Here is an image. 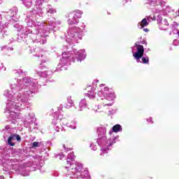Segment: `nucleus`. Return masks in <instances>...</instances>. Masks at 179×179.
Returning <instances> with one entry per match:
<instances>
[{
    "label": "nucleus",
    "mask_w": 179,
    "mask_h": 179,
    "mask_svg": "<svg viewBox=\"0 0 179 179\" xmlns=\"http://www.w3.org/2000/svg\"><path fill=\"white\" fill-rule=\"evenodd\" d=\"M41 85L36 79L30 77H24L22 79L15 78L10 84V90L3 92L8 101L6 104L5 114L12 124H17V120L20 115L17 111L29 108L31 103L29 101V96H34L37 93V90Z\"/></svg>",
    "instance_id": "nucleus-1"
},
{
    "label": "nucleus",
    "mask_w": 179,
    "mask_h": 179,
    "mask_svg": "<svg viewBox=\"0 0 179 179\" xmlns=\"http://www.w3.org/2000/svg\"><path fill=\"white\" fill-rule=\"evenodd\" d=\"M25 23L28 27H32V29L28 27H20L18 29V37L21 40H24L29 37L33 43H40L41 44H45L47 40V34H44V29H45V22L36 21V13L27 15L25 18Z\"/></svg>",
    "instance_id": "nucleus-2"
},
{
    "label": "nucleus",
    "mask_w": 179,
    "mask_h": 179,
    "mask_svg": "<svg viewBox=\"0 0 179 179\" xmlns=\"http://www.w3.org/2000/svg\"><path fill=\"white\" fill-rule=\"evenodd\" d=\"M0 155H1L2 159L0 161V164L2 166L3 171L6 173H13V171L22 176V177H27L30 176V169H29V164H20L16 159L9 157H15L16 150L9 146L0 147Z\"/></svg>",
    "instance_id": "nucleus-3"
},
{
    "label": "nucleus",
    "mask_w": 179,
    "mask_h": 179,
    "mask_svg": "<svg viewBox=\"0 0 179 179\" xmlns=\"http://www.w3.org/2000/svg\"><path fill=\"white\" fill-rule=\"evenodd\" d=\"M64 177L69 179H90L87 168L83 164L75 162V155L70 152L67 157V166L64 169Z\"/></svg>",
    "instance_id": "nucleus-4"
},
{
    "label": "nucleus",
    "mask_w": 179,
    "mask_h": 179,
    "mask_svg": "<svg viewBox=\"0 0 179 179\" xmlns=\"http://www.w3.org/2000/svg\"><path fill=\"white\" fill-rule=\"evenodd\" d=\"M96 134L98 135V138L96 142L101 148V155H105V153H108V150H111L113 148V145L117 142L118 136H112L109 138H107L106 134H107V128L103 125H100L96 128Z\"/></svg>",
    "instance_id": "nucleus-5"
},
{
    "label": "nucleus",
    "mask_w": 179,
    "mask_h": 179,
    "mask_svg": "<svg viewBox=\"0 0 179 179\" xmlns=\"http://www.w3.org/2000/svg\"><path fill=\"white\" fill-rule=\"evenodd\" d=\"M86 51L85 50H80L77 51L76 49H73L71 51L64 52L62 53V59L58 64V68L60 71L66 70L67 65H71L69 61L71 62H82L86 59Z\"/></svg>",
    "instance_id": "nucleus-6"
},
{
    "label": "nucleus",
    "mask_w": 179,
    "mask_h": 179,
    "mask_svg": "<svg viewBox=\"0 0 179 179\" xmlns=\"http://www.w3.org/2000/svg\"><path fill=\"white\" fill-rule=\"evenodd\" d=\"M83 30L78 27L69 28L65 33L66 41L70 45L78 43V40H82V33Z\"/></svg>",
    "instance_id": "nucleus-7"
},
{
    "label": "nucleus",
    "mask_w": 179,
    "mask_h": 179,
    "mask_svg": "<svg viewBox=\"0 0 179 179\" xmlns=\"http://www.w3.org/2000/svg\"><path fill=\"white\" fill-rule=\"evenodd\" d=\"M45 1L49 0H36L35 8L32 10V13H36V15H38V16L43 17V16H44V11L43 9H44V3ZM22 3L26 8H29L33 5V0H23Z\"/></svg>",
    "instance_id": "nucleus-8"
},
{
    "label": "nucleus",
    "mask_w": 179,
    "mask_h": 179,
    "mask_svg": "<svg viewBox=\"0 0 179 179\" xmlns=\"http://www.w3.org/2000/svg\"><path fill=\"white\" fill-rule=\"evenodd\" d=\"M83 15V11L80 10H75L73 12L69 13L65 15V17H66L67 23L69 26H72L73 24H78L79 23V19L82 17Z\"/></svg>",
    "instance_id": "nucleus-9"
},
{
    "label": "nucleus",
    "mask_w": 179,
    "mask_h": 179,
    "mask_svg": "<svg viewBox=\"0 0 179 179\" xmlns=\"http://www.w3.org/2000/svg\"><path fill=\"white\" fill-rule=\"evenodd\" d=\"M28 50H29V52L33 54V52H35L34 54V57H37L38 59L41 60V62L40 64L41 66H43L44 64L47 62V60L45 59V57H47V52L43 50L40 48H34V47L29 46Z\"/></svg>",
    "instance_id": "nucleus-10"
},
{
    "label": "nucleus",
    "mask_w": 179,
    "mask_h": 179,
    "mask_svg": "<svg viewBox=\"0 0 179 179\" xmlns=\"http://www.w3.org/2000/svg\"><path fill=\"white\" fill-rule=\"evenodd\" d=\"M54 117L52 122L53 128L56 132H61L64 129L63 126L66 125V118L64 117L62 115H59L58 117L55 115Z\"/></svg>",
    "instance_id": "nucleus-11"
},
{
    "label": "nucleus",
    "mask_w": 179,
    "mask_h": 179,
    "mask_svg": "<svg viewBox=\"0 0 179 179\" xmlns=\"http://www.w3.org/2000/svg\"><path fill=\"white\" fill-rule=\"evenodd\" d=\"M131 51L133 57L136 59L137 62H139V60L142 57H143V54L145 52V48L142 45H139V43L137 42L131 48Z\"/></svg>",
    "instance_id": "nucleus-12"
},
{
    "label": "nucleus",
    "mask_w": 179,
    "mask_h": 179,
    "mask_svg": "<svg viewBox=\"0 0 179 179\" xmlns=\"http://www.w3.org/2000/svg\"><path fill=\"white\" fill-rule=\"evenodd\" d=\"M61 20H57L55 18L52 17V20H50L48 22V26L45 24V29H43V33L44 34H47V33H50V30H55V27L57 26H61Z\"/></svg>",
    "instance_id": "nucleus-13"
},
{
    "label": "nucleus",
    "mask_w": 179,
    "mask_h": 179,
    "mask_svg": "<svg viewBox=\"0 0 179 179\" xmlns=\"http://www.w3.org/2000/svg\"><path fill=\"white\" fill-rule=\"evenodd\" d=\"M117 97V96L115 95V92H110V90L108 91L106 96L105 97L106 100H108V101H111L109 103H106V104H103L101 106H98V110H103V108H104V107H111V106H113V104H114V100H115V98Z\"/></svg>",
    "instance_id": "nucleus-14"
},
{
    "label": "nucleus",
    "mask_w": 179,
    "mask_h": 179,
    "mask_svg": "<svg viewBox=\"0 0 179 179\" xmlns=\"http://www.w3.org/2000/svg\"><path fill=\"white\" fill-rule=\"evenodd\" d=\"M155 2H156L157 7L152 9V13H161L163 15V10H162V6H164L166 5V2L162 0H152L151 5H155Z\"/></svg>",
    "instance_id": "nucleus-15"
},
{
    "label": "nucleus",
    "mask_w": 179,
    "mask_h": 179,
    "mask_svg": "<svg viewBox=\"0 0 179 179\" xmlns=\"http://www.w3.org/2000/svg\"><path fill=\"white\" fill-rule=\"evenodd\" d=\"M106 85L101 84L99 87L98 88L97 96L99 97L101 100L106 99L110 88L108 87H104Z\"/></svg>",
    "instance_id": "nucleus-16"
},
{
    "label": "nucleus",
    "mask_w": 179,
    "mask_h": 179,
    "mask_svg": "<svg viewBox=\"0 0 179 179\" xmlns=\"http://www.w3.org/2000/svg\"><path fill=\"white\" fill-rule=\"evenodd\" d=\"M21 138L20 136L17 134H13L8 138V145L10 146H15V143H16V141H20Z\"/></svg>",
    "instance_id": "nucleus-17"
},
{
    "label": "nucleus",
    "mask_w": 179,
    "mask_h": 179,
    "mask_svg": "<svg viewBox=\"0 0 179 179\" xmlns=\"http://www.w3.org/2000/svg\"><path fill=\"white\" fill-rule=\"evenodd\" d=\"M149 22H150V16H147L138 23L137 27L141 29H145V27L149 26Z\"/></svg>",
    "instance_id": "nucleus-18"
},
{
    "label": "nucleus",
    "mask_w": 179,
    "mask_h": 179,
    "mask_svg": "<svg viewBox=\"0 0 179 179\" xmlns=\"http://www.w3.org/2000/svg\"><path fill=\"white\" fill-rule=\"evenodd\" d=\"M162 20H163V19L162 18V15H159L157 16V22L159 24V29L161 30H166V27H164V26H169V21L167 20V19H164L163 21V23H162ZM164 24V26H163Z\"/></svg>",
    "instance_id": "nucleus-19"
},
{
    "label": "nucleus",
    "mask_w": 179,
    "mask_h": 179,
    "mask_svg": "<svg viewBox=\"0 0 179 179\" xmlns=\"http://www.w3.org/2000/svg\"><path fill=\"white\" fill-rule=\"evenodd\" d=\"M66 101L68 103H65L64 105V108H67L68 110H69V108H72V107H75V102L73 101V100H72L71 96H67Z\"/></svg>",
    "instance_id": "nucleus-20"
},
{
    "label": "nucleus",
    "mask_w": 179,
    "mask_h": 179,
    "mask_svg": "<svg viewBox=\"0 0 179 179\" xmlns=\"http://www.w3.org/2000/svg\"><path fill=\"white\" fill-rule=\"evenodd\" d=\"M113 132H122V127L120 124H115L112 127V129L109 131V135L111 136Z\"/></svg>",
    "instance_id": "nucleus-21"
},
{
    "label": "nucleus",
    "mask_w": 179,
    "mask_h": 179,
    "mask_svg": "<svg viewBox=\"0 0 179 179\" xmlns=\"http://www.w3.org/2000/svg\"><path fill=\"white\" fill-rule=\"evenodd\" d=\"M14 129H15V128L10 127V125H6V126L4 127V129H3L1 130V132H2L3 134H4V135H5L6 136H8V135H9V134H13Z\"/></svg>",
    "instance_id": "nucleus-22"
},
{
    "label": "nucleus",
    "mask_w": 179,
    "mask_h": 179,
    "mask_svg": "<svg viewBox=\"0 0 179 179\" xmlns=\"http://www.w3.org/2000/svg\"><path fill=\"white\" fill-rule=\"evenodd\" d=\"M36 74L38 75V76H41V78H48V76H51V72L50 71H35Z\"/></svg>",
    "instance_id": "nucleus-23"
},
{
    "label": "nucleus",
    "mask_w": 179,
    "mask_h": 179,
    "mask_svg": "<svg viewBox=\"0 0 179 179\" xmlns=\"http://www.w3.org/2000/svg\"><path fill=\"white\" fill-rule=\"evenodd\" d=\"M46 13L48 16H52L54 13H57V9L54 8L51 5H48L46 6Z\"/></svg>",
    "instance_id": "nucleus-24"
},
{
    "label": "nucleus",
    "mask_w": 179,
    "mask_h": 179,
    "mask_svg": "<svg viewBox=\"0 0 179 179\" xmlns=\"http://www.w3.org/2000/svg\"><path fill=\"white\" fill-rule=\"evenodd\" d=\"M86 107H87V101H86V99H81L78 105L79 111H83Z\"/></svg>",
    "instance_id": "nucleus-25"
},
{
    "label": "nucleus",
    "mask_w": 179,
    "mask_h": 179,
    "mask_svg": "<svg viewBox=\"0 0 179 179\" xmlns=\"http://www.w3.org/2000/svg\"><path fill=\"white\" fill-rule=\"evenodd\" d=\"M85 96H87V97L89 98L90 100H93L94 99H96L94 88H91L90 90H88L87 93L85 94Z\"/></svg>",
    "instance_id": "nucleus-26"
},
{
    "label": "nucleus",
    "mask_w": 179,
    "mask_h": 179,
    "mask_svg": "<svg viewBox=\"0 0 179 179\" xmlns=\"http://www.w3.org/2000/svg\"><path fill=\"white\" fill-rule=\"evenodd\" d=\"M34 113H28V115H25V121H24V124H26V122H27L28 120H30V122H29V126L31 125V124H33V122H34Z\"/></svg>",
    "instance_id": "nucleus-27"
},
{
    "label": "nucleus",
    "mask_w": 179,
    "mask_h": 179,
    "mask_svg": "<svg viewBox=\"0 0 179 179\" xmlns=\"http://www.w3.org/2000/svg\"><path fill=\"white\" fill-rule=\"evenodd\" d=\"M17 8L14 7L13 8V14L11 15V20H13V22H17L19 20V15H17Z\"/></svg>",
    "instance_id": "nucleus-28"
},
{
    "label": "nucleus",
    "mask_w": 179,
    "mask_h": 179,
    "mask_svg": "<svg viewBox=\"0 0 179 179\" xmlns=\"http://www.w3.org/2000/svg\"><path fill=\"white\" fill-rule=\"evenodd\" d=\"M7 36H9V31H8V29L6 28L3 27L0 29V38H5V37H7Z\"/></svg>",
    "instance_id": "nucleus-29"
},
{
    "label": "nucleus",
    "mask_w": 179,
    "mask_h": 179,
    "mask_svg": "<svg viewBox=\"0 0 179 179\" xmlns=\"http://www.w3.org/2000/svg\"><path fill=\"white\" fill-rule=\"evenodd\" d=\"M66 125L69 128H71V129H76V125H77L76 120H72L71 122H68V120H66Z\"/></svg>",
    "instance_id": "nucleus-30"
},
{
    "label": "nucleus",
    "mask_w": 179,
    "mask_h": 179,
    "mask_svg": "<svg viewBox=\"0 0 179 179\" xmlns=\"http://www.w3.org/2000/svg\"><path fill=\"white\" fill-rule=\"evenodd\" d=\"M174 13V9L171 8L170 6H166L165 9H162V15L166 16V15H169V13Z\"/></svg>",
    "instance_id": "nucleus-31"
},
{
    "label": "nucleus",
    "mask_w": 179,
    "mask_h": 179,
    "mask_svg": "<svg viewBox=\"0 0 179 179\" xmlns=\"http://www.w3.org/2000/svg\"><path fill=\"white\" fill-rule=\"evenodd\" d=\"M42 144V142H34L31 144V146L32 149H34L36 148H40V146H41Z\"/></svg>",
    "instance_id": "nucleus-32"
},
{
    "label": "nucleus",
    "mask_w": 179,
    "mask_h": 179,
    "mask_svg": "<svg viewBox=\"0 0 179 179\" xmlns=\"http://www.w3.org/2000/svg\"><path fill=\"white\" fill-rule=\"evenodd\" d=\"M177 23L174 22V26L172 27V30H173V34H178V37H179V30H178L177 28Z\"/></svg>",
    "instance_id": "nucleus-33"
},
{
    "label": "nucleus",
    "mask_w": 179,
    "mask_h": 179,
    "mask_svg": "<svg viewBox=\"0 0 179 179\" xmlns=\"http://www.w3.org/2000/svg\"><path fill=\"white\" fill-rule=\"evenodd\" d=\"M142 63L143 64H149V57H142Z\"/></svg>",
    "instance_id": "nucleus-34"
},
{
    "label": "nucleus",
    "mask_w": 179,
    "mask_h": 179,
    "mask_svg": "<svg viewBox=\"0 0 179 179\" xmlns=\"http://www.w3.org/2000/svg\"><path fill=\"white\" fill-rule=\"evenodd\" d=\"M92 150H97V145L94 143H92L90 145Z\"/></svg>",
    "instance_id": "nucleus-35"
},
{
    "label": "nucleus",
    "mask_w": 179,
    "mask_h": 179,
    "mask_svg": "<svg viewBox=\"0 0 179 179\" xmlns=\"http://www.w3.org/2000/svg\"><path fill=\"white\" fill-rule=\"evenodd\" d=\"M17 75H20V73L23 74V71L20 70L18 72L15 73ZM24 75H27V72H24Z\"/></svg>",
    "instance_id": "nucleus-36"
},
{
    "label": "nucleus",
    "mask_w": 179,
    "mask_h": 179,
    "mask_svg": "<svg viewBox=\"0 0 179 179\" xmlns=\"http://www.w3.org/2000/svg\"><path fill=\"white\" fill-rule=\"evenodd\" d=\"M173 45H176V46L178 45H179V41L177 40V39L174 40L173 42Z\"/></svg>",
    "instance_id": "nucleus-37"
},
{
    "label": "nucleus",
    "mask_w": 179,
    "mask_h": 179,
    "mask_svg": "<svg viewBox=\"0 0 179 179\" xmlns=\"http://www.w3.org/2000/svg\"><path fill=\"white\" fill-rule=\"evenodd\" d=\"M59 176V172L57 171H55L53 172V176L54 177H58Z\"/></svg>",
    "instance_id": "nucleus-38"
},
{
    "label": "nucleus",
    "mask_w": 179,
    "mask_h": 179,
    "mask_svg": "<svg viewBox=\"0 0 179 179\" xmlns=\"http://www.w3.org/2000/svg\"><path fill=\"white\" fill-rule=\"evenodd\" d=\"M56 157H59V159L62 160V159H64V154L57 155Z\"/></svg>",
    "instance_id": "nucleus-39"
},
{
    "label": "nucleus",
    "mask_w": 179,
    "mask_h": 179,
    "mask_svg": "<svg viewBox=\"0 0 179 179\" xmlns=\"http://www.w3.org/2000/svg\"><path fill=\"white\" fill-rule=\"evenodd\" d=\"M115 113H117V109H113L111 110H109V113L110 114H115Z\"/></svg>",
    "instance_id": "nucleus-40"
},
{
    "label": "nucleus",
    "mask_w": 179,
    "mask_h": 179,
    "mask_svg": "<svg viewBox=\"0 0 179 179\" xmlns=\"http://www.w3.org/2000/svg\"><path fill=\"white\" fill-rule=\"evenodd\" d=\"M4 50H7L8 51H13V48L4 47Z\"/></svg>",
    "instance_id": "nucleus-41"
},
{
    "label": "nucleus",
    "mask_w": 179,
    "mask_h": 179,
    "mask_svg": "<svg viewBox=\"0 0 179 179\" xmlns=\"http://www.w3.org/2000/svg\"><path fill=\"white\" fill-rule=\"evenodd\" d=\"M152 120H153L152 117H149L148 119H147V121H148V122H152V124H153Z\"/></svg>",
    "instance_id": "nucleus-42"
},
{
    "label": "nucleus",
    "mask_w": 179,
    "mask_h": 179,
    "mask_svg": "<svg viewBox=\"0 0 179 179\" xmlns=\"http://www.w3.org/2000/svg\"><path fill=\"white\" fill-rule=\"evenodd\" d=\"M3 27V24H2V21L1 20V15H0V30Z\"/></svg>",
    "instance_id": "nucleus-43"
},
{
    "label": "nucleus",
    "mask_w": 179,
    "mask_h": 179,
    "mask_svg": "<svg viewBox=\"0 0 179 179\" xmlns=\"http://www.w3.org/2000/svg\"><path fill=\"white\" fill-rule=\"evenodd\" d=\"M3 69V64L0 62V71H1Z\"/></svg>",
    "instance_id": "nucleus-44"
},
{
    "label": "nucleus",
    "mask_w": 179,
    "mask_h": 179,
    "mask_svg": "<svg viewBox=\"0 0 179 179\" xmlns=\"http://www.w3.org/2000/svg\"><path fill=\"white\" fill-rule=\"evenodd\" d=\"M62 147L64 148V150H66V151H68V150L69 149V148H68L65 145V144H63V145H62Z\"/></svg>",
    "instance_id": "nucleus-45"
},
{
    "label": "nucleus",
    "mask_w": 179,
    "mask_h": 179,
    "mask_svg": "<svg viewBox=\"0 0 179 179\" xmlns=\"http://www.w3.org/2000/svg\"><path fill=\"white\" fill-rule=\"evenodd\" d=\"M143 31H145V33H148L149 31V29L147 28L143 29Z\"/></svg>",
    "instance_id": "nucleus-46"
},
{
    "label": "nucleus",
    "mask_w": 179,
    "mask_h": 179,
    "mask_svg": "<svg viewBox=\"0 0 179 179\" xmlns=\"http://www.w3.org/2000/svg\"><path fill=\"white\" fill-rule=\"evenodd\" d=\"M141 44H148V42L146 41H142Z\"/></svg>",
    "instance_id": "nucleus-47"
},
{
    "label": "nucleus",
    "mask_w": 179,
    "mask_h": 179,
    "mask_svg": "<svg viewBox=\"0 0 179 179\" xmlns=\"http://www.w3.org/2000/svg\"><path fill=\"white\" fill-rule=\"evenodd\" d=\"M81 27H83V29H85V28L86 27V25H85L84 24H83L81 25Z\"/></svg>",
    "instance_id": "nucleus-48"
},
{
    "label": "nucleus",
    "mask_w": 179,
    "mask_h": 179,
    "mask_svg": "<svg viewBox=\"0 0 179 179\" xmlns=\"http://www.w3.org/2000/svg\"><path fill=\"white\" fill-rule=\"evenodd\" d=\"M0 179H5V178L3 177V176H1Z\"/></svg>",
    "instance_id": "nucleus-49"
},
{
    "label": "nucleus",
    "mask_w": 179,
    "mask_h": 179,
    "mask_svg": "<svg viewBox=\"0 0 179 179\" xmlns=\"http://www.w3.org/2000/svg\"><path fill=\"white\" fill-rule=\"evenodd\" d=\"M34 125L35 127H37V123H34Z\"/></svg>",
    "instance_id": "nucleus-50"
},
{
    "label": "nucleus",
    "mask_w": 179,
    "mask_h": 179,
    "mask_svg": "<svg viewBox=\"0 0 179 179\" xmlns=\"http://www.w3.org/2000/svg\"><path fill=\"white\" fill-rule=\"evenodd\" d=\"M152 20H156V17H154V18L152 19Z\"/></svg>",
    "instance_id": "nucleus-51"
},
{
    "label": "nucleus",
    "mask_w": 179,
    "mask_h": 179,
    "mask_svg": "<svg viewBox=\"0 0 179 179\" xmlns=\"http://www.w3.org/2000/svg\"><path fill=\"white\" fill-rule=\"evenodd\" d=\"M100 112H101V110H99V111H98V113H100Z\"/></svg>",
    "instance_id": "nucleus-52"
},
{
    "label": "nucleus",
    "mask_w": 179,
    "mask_h": 179,
    "mask_svg": "<svg viewBox=\"0 0 179 179\" xmlns=\"http://www.w3.org/2000/svg\"><path fill=\"white\" fill-rule=\"evenodd\" d=\"M29 129H31V126H30Z\"/></svg>",
    "instance_id": "nucleus-53"
},
{
    "label": "nucleus",
    "mask_w": 179,
    "mask_h": 179,
    "mask_svg": "<svg viewBox=\"0 0 179 179\" xmlns=\"http://www.w3.org/2000/svg\"><path fill=\"white\" fill-rule=\"evenodd\" d=\"M98 110H95V113H97Z\"/></svg>",
    "instance_id": "nucleus-54"
},
{
    "label": "nucleus",
    "mask_w": 179,
    "mask_h": 179,
    "mask_svg": "<svg viewBox=\"0 0 179 179\" xmlns=\"http://www.w3.org/2000/svg\"><path fill=\"white\" fill-rule=\"evenodd\" d=\"M2 0H0V3H1V1Z\"/></svg>",
    "instance_id": "nucleus-55"
},
{
    "label": "nucleus",
    "mask_w": 179,
    "mask_h": 179,
    "mask_svg": "<svg viewBox=\"0 0 179 179\" xmlns=\"http://www.w3.org/2000/svg\"><path fill=\"white\" fill-rule=\"evenodd\" d=\"M22 1V2H23V0H21Z\"/></svg>",
    "instance_id": "nucleus-56"
},
{
    "label": "nucleus",
    "mask_w": 179,
    "mask_h": 179,
    "mask_svg": "<svg viewBox=\"0 0 179 179\" xmlns=\"http://www.w3.org/2000/svg\"><path fill=\"white\" fill-rule=\"evenodd\" d=\"M125 1H127L128 0H125Z\"/></svg>",
    "instance_id": "nucleus-57"
}]
</instances>
